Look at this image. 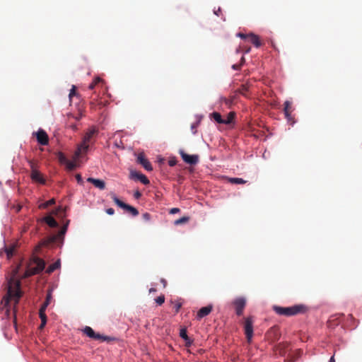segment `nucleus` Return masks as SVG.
Here are the masks:
<instances>
[{
  "label": "nucleus",
  "mask_w": 362,
  "mask_h": 362,
  "mask_svg": "<svg viewBox=\"0 0 362 362\" xmlns=\"http://www.w3.org/2000/svg\"><path fill=\"white\" fill-rule=\"evenodd\" d=\"M20 267L21 264L14 268L8 278V297L4 298L6 305L8 303L10 298H15V303L17 304L21 296V281L18 278Z\"/></svg>",
  "instance_id": "nucleus-1"
},
{
  "label": "nucleus",
  "mask_w": 362,
  "mask_h": 362,
  "mask_svg": "<svg viewBox=\"0 0 362 362\" xmlns=\"http://www.w3.org/2000/svg\"><path fill=\"white\" fill-rule=\"evenodd\" d=\"M272 309L279 315H283L286 317H291L299 314H303L307 311L306 306L302 304L294 305L291 307L274 305Z\"/></svg>",
  "instance_id": "nucleus-2"
},
{
  "label": "nucleus",
  "mask_w": 362,
  "mask_h": 362,
  "mask_svg": "<svg viewBox=\"0 0 362 362\" xmlns=\"http://www.w3.org/2000/svg\"><path fill=\"white\" fill-rule=\"evenodd\" d=\"M45 267V262L42 259L37 257H33L28 264L22 278L25 279L37 274L44 270Z\"/></svg>",
  "instance_id": "nucleus-3"
},
{
  "label": "nucleus",
  "mask_w": 362,
  "mask_h": 362,
  "mask_svg": "<svg viewBox=\"0 0 362 362\" xmlns=\"http://www.w3.org/2000/svg\"><path fill=\"white\" fill-rule=\"evenodd\" d=\"M96 133V131L95 129H90L89 130L84 136L83 142L81 144H80L76 151H75L74 156V160H77L81 154L82 153H85L88 151L89 148V142L93 137V136Z\"/></svg>",
  "instance_id": "nucleus-4"
},
{
  "label": "nucleus",
  "mask_w": 362,
  "mask_h": 362,
  "mask_svg": "<svg viewBox=\"0 0 362 362\" xmlns=\"http://www.w3.org/2000/svg\"><path fill=\"white\" fill-rule=\"evenodd\" d=\"M110 195L114 202L118 206L126 210L127 212L130 213L133 216H136L139 214V211L135 207L130 206L127 204H125L124 202L119 199L114 193H112Z\"/></svg>",
  "instance_id": "nucleus-5"
},
{
  "label": "nucleus",
  "mask_w": 362,
  "mask_h": 362,
  "mask_svg": "<svg viewBox=\"0 0 362 362\" xmlns=\"http://www.w3.org/2000/svg\"><path fill=\"white\" fill-rule=\"evenodd\" d=\"M83 333L88 337L91 338V339H95V340H100V341H111V340H113L114 339L113 338H111L110 337H107V336H104V335H102L99 333H95L94 332V330L90 327H88V326H86L84 329H83Z\"/></svg>",
  "instance_id": "nucleus-6"
},
{
  "label": "nucleus",
  "mask_w": 362,
  "mask_h": 362,
  "mask_svg": "<svg viewBox=\"0 0 362 362\" xmlns=\"http://www.w3.org/2000/svg\"><path fill=\"white\" fill-rule=\"evenodd\" d=\"M29 165L31 168L30 177L32 180L35 182L45 184V179L43 178L42 174L36 169V163L33 160H30Z\"/></svg>",
  "instance_id": "nucleus-7"
},
{
  "label": "nucleus",
  "mask_w": 362,
  "mask_h": 362,
  "mask_svg": "<svg viewBox=\"0 0 362 362\" xmlns=\"http://www.w3.org/2000/svg\"><path fill=\"white\" fill-rule=\"evenodd\" d=\"M253 320L252 317H248L245 319L244 322V329L246 338L248 342L251 341V339L253 336Z\"/></svg>",
  "instance_id": "nucleus-8"
},
{
  "label": "nucleus",
  "mask_w": 362,
  "mask_h": 362,
  "mask_svg": "<svg viewBox=\"0 0 362 362\" xmlns=\"http://www.w3.org/2000/svg\"><path fill=\"white\" fill-rule=\"evenodd\" d=\"M233 305L235 308L236 315L241 316L243 314V310L246 305V300L243 297L237 298L233 301Z\"/></svg>",
  "instance_id": "nucleus-9"
},
{
  "label": "nucleus",
  "mask_w": 362,
  "mask_h": 362,
  "mask_svg": "<svg viewBox=\"0 0 362 362\" xmlns=\"http://www.w3.org/2000/svg\"><path fill=\"white\" fill-rule=\"evenodd\" d=\"M69 221H67L66 223L61 228L59 232L57 235H54L49 238L48 243H54L59 240L63 241L64 236L67 230L68 224Z\"/></svg>",
  "instance_id": "nucleus-10"
},
{
  "label": "nucleus",
  "mask_w": 362,
  "mask_h": 362,
  "mask_svg": "<svg viewBox=\"0 0 362 362\" xmlns=\"http://www.w3.org/2000/svg\"><path fill=\"white\" fill-rule=\"evenodd\" d=\"M36 136L39 144L46 146L49 143V137L46 132L40 129L37 132L33 133Z\"/></svg>",
  "instance_id": "nucleus-11"
},
{
  "label": "nucleus",
  "mask_w": 362,
  "mask_h": 362,
  "mask_svg": "<svg viewBox=\"0 0 362 362\" xmlns=\"http://www.w3.org/2000/svg\"><path fill=\"white\" fill-rule=\"evenodd\" d=\"M180 153L182 160L190 165H195L199 161V156L197 155H189L185 153L183 151H180Z\"/></svg>",
  "instance_id": "nucleus-12"
},
{
  "label": "nucleus",
  "mask_w": 362,
  "mask_h": 362,
  "mask_svg": "<svg viewBox=\"0 0 362 362\" xmlns=\"http://www.w3.org/2000/svg\"><path fill=\"white\" fill-rule=\"evenodd\" d=\"M129 177H130L131 179L139 180L144 185H148L149 184V180L146 177V176L143 175V174H141V173H138L136 171L132 170L130 172Z\"/></svg>",
  "instance_id": "nucleus-13"
},
{
  "label": "nucleus",
  "mask_w": 362,
  "mask_h": 362,
  "mask_svg": "<svg viewBox=\"0 0 362 362\" xmlns=\"http://www.w3.org/2000/svg\"><path fill=\"white\" fill-rule=\"evenodd\" d=\"M137 162L141 164L145 170L151 171L153 170L151 163L146 158L144 153H139L137 157Z\"/></svg>",
  "instance_id": "nucleus-14"
},
{
  "label": "nucleus",
  "mask_w": 362,
  "mask_h": 362,
  "mask_svg": "<svg viewBox=\"0 0 362 362\" xmlns=\"http://www.w3.org/2000/svg\"><path fill=\"white\" fill-rule=\"evenodd\" d=\"M52 290L51 288L48 289L47 291L46 295V299L43 304L42 305L41 308H40L39 313H45V310L47 308V306L49 305L52 300Z\"/></svg>",
  "instance_id": "nucleus-15"
},
{
  "label": "nucleus",
  "mask_w": 362,
  "mask_h": 362,
  "mask_svg": "<svg viewBox=\"0 0 362 362\" xmlns=\"http://www.w3.org/2000/svg\"><path fill=\"white\" fill-rule=\"evenodd\" d=\"M212 309L213 307L211 305L202 308L197 312V318L200 320L204 317L207 316L212 311Z\"/></svg>",
  "instance_id": "nucleus-16"
},
{
  "label": "nucleus",
  "mask_w": 362,
  "mask_h": 362,
  "mask_svg": "<svg viewBox=\"0 0 362 362\" xmlns=\"http://www.w3.org/2000/svg\"><path fill=\"white\" fill-rule=\"evenodd\" d=\"M87 181L90 183H92L95 187L100 189H104L105 188V183L103 180L88 177Z\"/></svg>",
  "instance_id": "nucleus-17"
},
{
  "label": "nucleus",
  "mask_w": 362,
  "mask_h": 362,
  "mask_svg": "<svg viewBox=\"0 0 362 362\" xmlns=\"http://www.w3.org/2000/svg\"><path fill=\"white\" fill-rule=\"evenodd\" d=\"M284 115H285L286 118L288 121H291V119H292L291 118V113L292 112V104H291V103L290 101L286 100L284 103Z\"/></svg>",
  "instance_id": "nucleus-18"
},
{
  "label": "nucleus",
  "mask_w": 362,
  "mask_h": 362,
  "mask_svg": "<svg viewBox=\"0 0 362 362\" xmlns=\"http://www.w3.org/2000/svg\"><path fill=\"white\" fill-rule=\"evenodd\" d=\"M248 39L256 47H259L262 45L259 36L254 33L248 34Z\"/></svg>",
  "instance_id": "nucleus-19"
},
{
  "label": "nucleus",
  "mask_w": 362,
  "mask_h": 362,
  "mask_svg": "<svg viewBox=\"0 0 362 362\" xmlns=\"http://www.w3.org/2000/svg\"><path fill=\"white\" fill-rule=\"evenodd\" d=\"M42 221H45L51 228H56L58 226V223L51 216L44 217Z\"/></svg>",
  "instance_id": "nucleus-20"
},
{
  "label": "nucleus",
  "mask_w": 362,
  "mask_h": 362,
  "mask_svg": "<svg viewBox=\"0 0 362 362\" xmlns=\"http://www.w3.org/2000/svg\"><path fill=\"white\" fill-rule=\"evenodd\" d=\"M180 337L185 340L187 346H189L192 344V341L187 334L186 328H182L180 329Z\"/></svg>",
  "instance_id": "nucleus-21"
},
{
  "label": "nucleus",
  "mask_w": 362,
  "mask_h": 362,
  "mask_svg": "<svg viewBox=\"0 0 362 362\" xmlns=\"http://www.w3.org/2000/svg\"><path fill=\"white\" fill-rule=\"evenodd\" d=\"M235 113L234 112H230L228 114L227 118L223 119V124H230L233 123L235 119Z\"/></svg>",
  "instance_id": "nucleus-22"
},
{
  "label": "nucleus",
  "mask_w": 362,
  "mask_h": 362,
  "mask_svg": "<svg viewBox=\"0 0 362 362\" xmlns=\"http://www.w3.org/2000/svg\"><path fill=\"white\" fill-rule=\"evenodd\" d=\"M60 267V262L59 261H57L52 264H50L47 270H46V272L47 274H51L54 271H55L57 269H58L59 267Z\"/></svg>",
  "instance_id": "nucleus-23"
},
{
  "label": "nucleus",
  "mask_w": 362,
  "mask_h": 362,
  "mask_svg": "<svg viewBox=\"0 0 362 362\" xmlns=\"http://www.w3.org/2000/svg\"><path fill=\"white\" fill-rule=\"evenodd\" d=\"M211 117L213 118L217 123L223 124V119L220 113L214 112L211 114Z\"/></svg>",
  "instance_id": "nucleus-24"
},
{
  "label": "nucleus",
  "mask_w": 362,
  "mask_h": 362,
  "mask_svg": "<svg viewBox=\"0 0 362 362\" xmlns=\"http://www.w3.org/2000/svg\"><path fill=\"white\" fill-rule=\"evenodd\" d=\"M228 181L230 183L235 184V185H241V184H245L246 182L245 180H244L242 178H239V177H230V178H228Z\"/></svg>",
  "instance_id": "nucleus-25"
},
{
  "label": "nucleus",
  "mask_w": 362,
  "mask_h": 362,
  "mask_svg": "<svg viewBox=\"0 0 362 362\" xmlns=\"http://www.w3.org/2000/svg\"><path fill=\"white\" fill-rule=\"evenodd\" d=\"M40 317L41 319V324L40 325V329H43L47 323V316L45 313H39Z\"/></svg>",
  "instance_id": "nucleus-26"
},
{
  "label": "nucleus",
  "mask_w": 362,
  "mask_h": 362,
  "mask_svg": "<svg viewBox=\"0 0 362 362\" xmlns=\"http://www.w3.org/2000/svg\"><path fill=\"white\" fill-rule=\"evenodd\" d=\"M54 203H55V200H54V199H49V201L45 202H44V203H42V204H40L39 208H40V209H46V208H47L48 206H51V205L54 204Z\"/></svg>",
  "instance_id": "nucleus-27"
},
{
  "label": "nucleus",
  "mask_w": 362,
  "mask_h": 362,
  "mask_svg": "<svg viewBox=\"0 0 362 362\" xmlns=\"http://www.w3.org/2000/svg\"><path fill=\"white\" fill-rule=\"evenodd\" d=\"M248 86L247 84H243L241 87L236 90L237 93H239L243 95H246V92L248 91Z\"/></svg>",
  "instance_id": "nucleus-28"
},
{
  "label": "nucleus",
  "mask_w": 362,
  "mask_h": 362,
  "mask_svg": "<svg viewBox=\"0 0 362 362\" xmlns=\"http://www.w3.org/2000/svg\"><path fill=\"white\" fill-rule=\"evenodd\" d=\"M57 158H58L59 163H61L62 164H65L68 160V159L66 158L65 155L62 152L57 153Z\"/></svg>",
  "instance_id": "nucleus-29"
},
{
  "label": "nucleus",
  "mask_w": 362,
  "mask_h": 362,
  "mask_svg": "<svg viewBox=\"0 0 362 362\" xmlns=\"http://www.w3.org/2000/svg\"><path fill=\"white\" fill-rule=\"evenodd\" d=\"M234 99H235V96H232L230 98H221V101L225 103V104L226 105H228V107H230L233 104Z\"/></svg>",
  "instance_id": "nucleus-30"
},
{
  "label": "nucleus",
  "mask_w": 362,
  "mask_h": 362,
  "mask_svg": "<svg viewBox=\"0 0 362 362\" xmlns=\"http://www.w3.org/2000/svg\"><path fill=\"white\" fill-rule=\"evenodd\" d=\"M102 81L101 78L99 77L95 78L93 81L89 85V89L93 90L95 86Z\"/></svg>",
  "instance_id": "nucleus-31"
},
{
  "label": "nucleus",
  "mask_w": 362,
  "mask_h": 362,
  "mask_svg": "<svg viewBox=\"0 0 362 362\" xmlns=\"http://www.w3.org/2000/svg\"><path fill=\"white\" fill-rule=\"evenodd\" d=\"M15 251V247L13 245L9 247L6 249V252L7 254L8 257H11L13 255Z\"/></svg>",
  "instance_id": "nucleus-32"
},
{
  "label": "nucleus",
  "mask_w": 362,
  "mask_h": 362,
  "mask_svg": "<svg viewBox=\"0 0 362 362\" xmlns=\"http://www.w3.org/2000/svg\"><path fill=\"white\" fill-rule=\"evenodd\" d=\"M65 164L66 165V168L69 170H74L76 168V163L73 161H69V160H67V162Z\"/></svg>",
  "instance_id": "nucleus-33"
},
{
  "label": "nucleus",
  "mask_w": 362,
  "mask_h": 362,
  "mask_svg": "<svg viewBox=\"0 0 362 362\" xmlns=\"http://www.w3.org/2000/svg\"><path fill=\"white\" fill-rule=\"evenodd\" d=\"M189 220V218L188 217H182L179 219H177L175 221V225H180V224H182V223H185L186 222H187Z\"/></svg>",
  "instance_id": "nucleus-34"
},
{
  "label": "nucleus",
  "mask_w": 362,
  "mask_h": 362,
  "mask_svg": "<svg viewBox=\"0 0 362 362\" xmlns=\"http://www.w3.org/2000/svg\"><path fill=\"white\" fill-rule=\"evenodd\" d=\"M156 303L161 305L165 302V296L161 295L155 299Z\"/></svg>",
  "instance_id": "nucleus-35"
},
{
  "label": "nucleus",
  "mask_w": 362,
  "mask_h": 362,
  "mask_svg": "<svg viewBox=\"0 0 362 362\" xmlns=\"http://www.w3.org/2000/svg\"><path fill=\"white\" fill-rule=\"evenodd\" d=\"M182 306V304L179 302H176L174 304L173 309L175 310V313H177Z\"/></svg>",
  "instance_id": "nucleus-36"
},
{
  "label": "nucleus",
  "mask_w": 362,
  "mask_h": 362,
  "mask_svg": "<svg viewBox=\"0 0 362 362\" xmlns=\"http://www.w3.org/2000/svg\"><path fill=\"white\" fill-rule=\"evenodd\" d=\"M198 125H199L198 122H194V123L192 124V125H191V129H192V133L194 134H196V132H197L196 129H197V127H198Z\"/></svg>",
  "instance_id": "nucleus-37"
},
{
  "label": "nucleus",
  "mask_w": 362,
  "mask_h": 362,
  "mask_svg": "<svg viewBox=\"0 0 362 362\" xmlns=\"http://www.w3.org/2000/svg\"><path fill=\"white\" fill-rule=\"evenodd\" d=\"M142 218L144 221H148L151 219V215L148 213H144L142 215Z\"/></svg>",
  "instance_id": "nucleus-38"
},
{
  "label": "nucleus",
  "mask_w": 362,
  "mask_h": 362,
  "mask_svg": "<svg viewBox=\"0 0 362 362\" xmlns=\"http://www.w3.org/2000/svg\"><path fill=\"white\" fill-rule=\"evenodd\" d=\"M237 36L240 37L241 39H248V34H244V33H238L237 34Z\"/></svg>",
  "instance_id": "nucleus-39"
},
{
  "label": "nucleus",
  "mask_w": 362,
  "mask_h": 362,
  "mask_svg": "<svg viewBox=\"0 0 362 362\" xmlns=\"http://www.w3.org/2000/svg\"><path fill=\"white\" fill-rule=\"evenodd\" d=\"M76 94V86H73L69 93V98H72Z\"/></svg>",
  "instance_id": "nucleus-40"
},
{
  "label": "nucleus",
  "mask_w": 362,
  "mask_h": 362,
  "mask_svg": "<svg viewBox=\"0 0 362 362\" xmlns=\"http://www.w3.org/2000/svg\"><path fill=\"white\" fill-rule=\"evenodd\" d=\"M176 163H177V160L175 158L170 159L168 161V164L170 166H174L176 165Z\"/></svg>",
  "instance_id": "nucleus-41"
},
{
  "label": "nucleus",
  "mask_w": 362,
  "mask_h": 362,
  "mask_svg": "<svg viewBox=\"0 0 362 362\" xmlns=\"http://www.w3.org/2000/svg\"><path fill=\"white\" fill-rule=\"evenodd\" d=\"M76 179L78 182V183L79 184H82L83 183V179H82V177L80 174H76Z\"/></svg>",
  "instance_id": "nucleus-42"
},
{
  "label": "nucleus",
  "mask_w": 362,
  "mask_h": 362,
  "mask_svg": "<svg viewBox=\"0 0 362 362\" xmlns=\"http://www.w3.org/2000/svg\"><path fill=\"white\" fill-rule=\"evenodd\" d=\"M214 13L215 15H216L217 16H219L221 15V13H222V11H221V8L220 7L218 8L217 10H214Z\"/></svg>",
  "instance_id": "nucleus-43"
},
{
  "label": "nucleus",
  "mask_w": 362,
  "mask_h": 362,
  "mask_svg": "<svg viewBox=\"0 0 362 362\" xmlns=\"http://www.w3.org/2000/svg\"><path fill=\"white\" fill-rule=\"evenodd\" d=\"M106 213L109 215H113L115 213V210L112 208H109L106 209Z\"/></svg>",
  "instance_id": "nucleus-44"
},
{
  "label": "nucleus",
  "mask_w": 362,
  "mask_h": 362,
  "mask_svg": "<svg viewBox=\"0 0 362 362\" xmlns=\"http://www.w3.org/2000/svg\"><path fill=\"white\" fill-rule=\"evenodd\" d=\"M134 196L136 199H139L141 197V193L139 191H136Z\"/></svg>",
  "instance_id": "nucleus-45"
},
{
  "label": "nucleus",
  "mask_w": 362,
  "mask_h": 362,
  "mask_svg": "<svg viewBox=\"0 0 362 362\" xmlns=\"http://www.w3.org/2000/svg\"><path fill=\"white\" fill-rule=\"evenodd\" d=\"M233 69L234 70H240L241 68V64H233L232 66Z\"/></svg>",
  "instance_id": "nucleus-46"
},
{
  "label": "nucleus",
  "mask_w": 362,
  "mask_h": 362,
  "mask_svg": "<svg viewBox=\"0 0 362 362\" xmlns=\"http://www.w3.org/2000/svg\"><path fill=\"white\" fill-rule=\"evenodd\" d=\"M180 211V209L178 208H173L170 210V214H176Z\"/></svg>",
  "instance_id": "nucleus-47"
},
{
  "label": "nucleus",
  "mask_w": 362,
  "mask_h": 362,
  "mask_svg": "<svg viewBox=\"0 0 362 362\" xmlns=\"http://www.w3.org/2000/svg\"><path fill=\"white\" fill-rule=\"evenodd\" d=\"M160 282H161V284L163 285V287H165V286H166V285H167V281H166V280H165V279H160Z\"/></svg>",
  "instance_id": "nucleus-48"
},
{
  "label": "nucleus",
  "mask_w": 362,
  "mask_h": 362,
  "mask_svg": "<svg viewBox=\"0 0 362 362\" xmlns=\"http://www.w3.org/2000/svg\"><path fill=\"white\" fill-rule=\"evenodd\" d=\"M245 57H242L241 59H240V63L239 64H241V66L245 63Z\"/></svg>",
  "instance_id": "nucleus-49"
},
{
  "label": "nucleus",
  "mask_w": 362,
  "mask_h": 362,
  "mask_svg": "<svg viewBox=\"0 0 362 362\" xmlns=\"http://www.w3.org/2000/svg\"><path fill=\"white\" fill-rule=\"evenodd\" d=\"M156 289L154 288H151L149 289V293H153V292H156Z\"/></svg>",
  "instance_id": "nucleus-50"
},
{
  "label": "nucleus",
  "mask_w": 362,
  "mask_h": 362,
  "mask_svg": "<svg viewBox=\"0 0 362 362\" xmlns=\"http://www.w3.org/2000/svg\"><path fill=\"white\" fill-rule=\"evenodd\" d=\"M329 362H335V359H334V356H332L330 358V359H329Z\"/></svg>",
  "instance_id": "nucleus-51"
},
{
  "label": "nucleus",
  "mask_w": 362,
  "mask_h": 362,
  "mask_svg": "<svg viewBox=\"0 0 362 362\" xmlns=\"http://www.w3.org/2000/svg\"><path fill=\"white\" fill-rule=\"evenodd\" d=\"M250 47L247 48V49L245 50V53H248V52H250Z\"/></svg>",
  "instance_id": "nucleus-52"
},
{
  "label": "nucleus",
  "mask_w": 362,
  "mask_h": 362,
  "mask_svg": "<svg viewBox=\"0 0 362 362\" xmlns=\"http://www.w3.org/2000/svg\"><path fill=\"white\" fill-rule=\"evenodd\" d=\"M71 127L74 129H76V125H72Z\"/></svg>",
  "instance_id": "nucleus-53"
}]
</instances>
